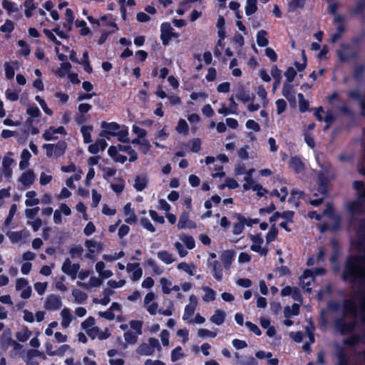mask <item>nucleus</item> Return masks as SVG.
<instances>
[{"mask_svg":"<svg viewBox=\"0 0 365 365\" xmlns=\"http://www.w3.org/2000/svg\"><path fill=\"white\" fill-rule=\"evenodd\" d=\"M359 243L360 248L364 249V252L350 255L346 257L341 279L359 288L356 297L359 302L363 319L365 321V235H360Z\"/></svg>","mask_w":365,"mask_h":365,"instance_id":"obj_1","label":"nucleus"},{"mask_svg":"<svg viewBox=\"0 0 365 365\" xmlns=\"http://www.w3.org/2000/svg\"><path fill=\"white\" fill-rule=\"evenodd\" d=\"M354 189L357 192V200L347 204V209L350 214L351 222L355 225L359 222V242L360 235H365V186L362 181H354Z\"/></svg>","mask_w":365,"mask_h":365,"instance_id":"obj_2","label":"nucleus"},{"mask_svg":"<svg viewBox=\"0 0 365 365\" xmlns=\"http://www.w3.org/2000/svg\"><path fill=\"white\" fill-rule=\"evenodd\" d=\"M316 159L322 168V170H320L318 173V191L322 194H326L327 191L328 182L329 180L334 178V173L332 170L331 165L329 163L320 164L319 161V156H317Z\"/></svg>","mask_w":365,"mask_h":365,"instance_id":"obj_3","label":"nucleus"},{"mask_svg":"<svg viewBox=\"0 0 365 365\" xmlns=\"http://www.w3.org/2000/svg\"><path fill=\"white\" fill-rule=\"evenodd\" d=\"M356 321L346 322L344 317L336 318L334 321L335 329L341 335L353 332L356 327Z\"/></svg>","mask_w":365,"mask_h":365,"instance_id":"obj_4","label":"nucleus"},{"mask_svg":"<svg viewBox=\"0 0 365 365\" xmlns=\"http://www.w3.org/2000/svg\"><path fill=\"white\" fill-rule=\"evenodd\" d=\"M66 143L63 140L58 141L56 144H44L43 148L46 150L48 157H59L62 155L66 149Z\"/></svg>","mask_w":365,"mask_h":365,"instance_id":"obj_5","label":"nucleus"},{"mask_svg":"<svg viewBox=\"0 0 365 365\" xmlns=\"http://www.w3.org/2000/svg\"><path fill=\"white\" fill-rule=\"evenodd\" d=\"M101 128L104 130L101 134L100 136L101 137H106L108 139H109L108 135L115 136L117 133L119 131L120 126L117 123L113 122V123H107V122H102L101 123Z\"/></svg>","mask_w":365,"mask_h":365,"instance_id":"obj_6","label":"nucleus"},{"mask_svg":"<svg viewBox=\"0 0 365 365\" xmlns=\"http://www.w3.org/2000/svg\"><path fill=\"white\" fill-rule=\"evenodd\" d=\"M235 91V97L237 98V99L242 101L243 103L253 101L255 98V94H250V92L246 90L245 87L242 84H239L237 86Z\"/></svg>","mask_w":365,"mask_h":365,"instance_id":"obj_7","label":"nucleus"},{"mask_svg":"<svg viewBox=\"0 0 365 365\" xmlns=\"http://www.w3.org/2000/svg\"><path fill=\"white\" fill-rule=\"evenodd\" d=\"M62 306L61 299L60 297L51 294L49 295L44 304V307L48 310H57Z\"/></svg>","mask_w":365,"mask_h":365,"instance_id":"obj_8","label":"nucleus"},{"mask_svg":"<svg viewBox=\"0 0 365 365\" xmlns=\"http://www.w3.org/2000/svg\"><path fill=\"white\" fill-rule=\"evenodd\" d=\"M344 310L342 317L351 316L355 317L356 314V305L351 299H345L344 301Z\"/></svg>","mask_w":365,"mask_h":365,"instance_id":"obj_9","label":"nucleus"},{"mask_svg":"<svg viewBox=\"0 0 365 365\" xmlns=\"http://www.w3.org/2000/svg\"><path fill=\"white\" fill-rule=\"evenodd\" d=\"M173 30L172 26L169 23H163L161 25L160 28V38L163 41V44L164 46H167L170 41V34H171Z\"/></svg>","mask_w":365,"mask_h":365,"instance_id":"obj_10","label":"nucleus"},{"mask_svg":"<svg viewBox=\"0 0 365 365\" xmlns=\"http://www.w3.org/2000/svg\"><path fill=\"white\" fill-rule=\"evenodd\" d=\"M282 94L291 104H296V98L292 85L284 83Z\"/></svg>","mask_w":365,"mask_h":365,"instance_id":"obj_11","label":"nucleus"},{"mask_svg":"<svg viewBox=\"0 0 365 365\" xmlns=\"http://www.w3.org/2000/svg\"><path fill=\"white\" fill-rule=\"evenodd\" d=\"M124 214L127 216L125 222L128 224H135L137 222V217L134 212V210L131 208V204L127 203L124 207Z\"/></svg>","mask_w":365,"mask_h":365,"instance_id":"obj_12","label":"nucleus"},{"mask_svg":"<svg viewBox=\"0 0 365 365\" xmlns=\"http://www.w3.org/2000/svg\"><path fill=\"white\" fill-rule=\"evenodd\" d=\"M34 180L35 174L31 170L24 172L19 178V181L26 187L31 186Z\"/></svg>","mask_w":365,"mask_h":365,"instance_id":"obj_13","label":"nucleus"},{"mask_svg":"<svg viewBox=\"0 0 365 365\" xmlns=\"http://www.w3.org/2000/svg\"><path fill=\"white\" fill-rule=\"evenodd\" d=\"M235 254V252L232 250H227L222 253L220 259L226 269H228L231 265Z\"/></svg>","mask_w":365,"mask_h":365,"instance_id":"obj_14","label":"nucleus"},{"mask_svg":"<svg viewBox=\"0 0 365 365\" xmlns=\"http://www.w3.org/2000/svg\"><path fill=\"white\" fill-rule=\"evenodd\" d=\"M148 182V178L145 175H137L133 186L138 191H142L146 187Z\"/></svg>","mask_w":365,"mask_h":365,"instance_id":"obj_15","label":"nucleus"},{"mask_svg":"<svg viewBox=\"0 0 365 365\" xmlns=\"http://www.w3.org/2000/svg\"><path fill=\"white\" fill-rule=\"evenodd\" d=\"M103 283V280L97 278L96 277H92L89 279V284H86L81 282H77V284L78 287H81L83 289H88L89 287H100Z\"/></svg>","mask_w":365,"mask_h":365,"instance_id":"obj_16","label":"nucleus"},{"mask_svg":"<svg viewBox=\"0 0 365 365\" xmlns=\"http://www.w3.org/2000/svg\"><path fill=\"white\" fill-rule=\"evenodd\" d=\"M73 269L71 261L69 258H66L63 263L61 270L64 274L70 276L72 279H75L76 275Z\"/></svg>","mask_w":365,"mask_h":365,"instance_id":"obj_17","label":"nucleus"},{"mask_svg":"<svg viewBox=\"0 0 365 365\" xmlns=\"http://www.w3.org/2000/svg\"><path fill=\"white\" fill-rule=\"evenodd\" d=\"M62 317L61 326L67 328L72 321V314L68 308H63L61 312Z\"/></svg>","mask_w":365,"mask_h":365,"instance_id":"obj_18","label":"nucleus"},{"mask_svg":"<svg viewBox=\"0 0 365 365\" xmlns=\"http://www.w3.org/2000/svg\"><path fill=\"white\" fill-rule=\"evenodd\" d=\"M235 217L239 220V222L234 225L233 234L239 235L244 230V226H245V223L246 222V219L245 217L242 216L240 214H236Z\"/></svg>","mask_w":365,"mask_h":365,"instance_id":"obj_19","label":"nucleus"},{"mask_svg":"<svg viewBox=\"0 0 365 365\" xmlns=\"http://www.w3.org/2000/svg\"><path fill=\"white\" fill-rule=\"evenodd\" d=\"M155 350L146 343H142L136 349V352L140 355L150 356L153 355Z\"/></svg>","mask_w":365,"mask_h":365,"instance_id":"obj_20","label":"nucleus"},{"mask_svg":"<svg viewBox=\"0 0 365 365\" xmlns=\"http://www.w3.org/2000/svg\"><path fill=\"white\" fill-rule=\"evenodd\" d=\"M225 319V313L222 310H217L214 315L210 317V321L217 324L221 325L224 323Z\"/></svg>","mask_w":365,"mask_h":365,"instance_id":"obj_21","label":"nucleus"},{"mask_svg":"<svg viewBox=\"0 0 365 365\" xmlns=\"http://www.w3.org/2000/svg\"><path fill=\"white\" fill-rule=\"evenodd\" d=\"M281 71L277 68V66H273L271 70V75L274 79V83H273V89L275 90L279 85L281 81Z\"/></svg>","mask_w":365,"mask_h":365,"instance_id":"obj_22","label":"nucleus"},{"mask_svg":"<svg viewBox=\"0 0 365 365\" xmlns=\"http://www.w3.org/2000/svg\"><path fill=\"white\" fill-rule=\"evenodd\" d=\"M363 339V336L361 334H355L348 337L347 339L344 340V344L354 346L358 344Z\"/></svg>","mask_w":365,"mask_h":365,"instance_id":"obj_23","label":"nucleus"},{"mask_svg":"<svg viewBox=\"0 0 365 365\" xmlns=\"http://www.w3.org/2000/svg\"><path fill=\"white\" fill-rule=\"evenodd\" d=\"M289 166L297 173L304 170V164L297 157H292L289 160Z\"/></svg>","mask_w":365,"mask_h":365,"instance_id":"obj_24","label":"nucleus"},{"mask_svg":"<svg viewBox=\"0 0 365 365\" xmlns=\"http://www.w3.org/2000/svg\"><path fill=\"white\" fill-rule=\"evenodd\" d=\"M93 130V127L91 125H83L81 128V133L83 137V140L85 143H89L92 142L91 134V132Z\"/></svg>","mask_w":365,"mask_h":365,"instance_id":"obj_25","label":"nucleus"},{"mask_svg":"<svg viewBox=\"0 0 365 365\" xmlns=\"http://www.w3.org/2000/svg\"><path fill=\"white\" fill-rule=\"evenodd\" d=\"M267 33L264 30L258 31L257 34V43L259 46L264 47L268 45L269 41L266 38Z\"/></svg>","mask_w":365,"mask_h":365,"instance_id":"obj_26","label":"nucleus"},{"mask_svg":"<svg viewBox=\"0 0 365 365\" xmlns=\"http://www.w3.org/2000/svg\"><path fill=\"white\" fill-rule=\"evenodd\" d=\"M14 340L11 339V331L10 329H7L4 331L1 338V344L5 346L6 347H8L11 345Z\"/></svg>","mask_w":365,"mask_h":365,"instance_id":"obj_27","label":"nucleus"},{"mask_svg":"<svg viewBox=\"0 0 365 365\" xmlns=\"http://www.w3.org/2000/svg\"><path fill=\"white\" fill-rule=\"evenodd\" d=\"M31 334V331L25 327L21 331L16 332V337L19 341L24 342L30 338Z\"/></svg>","mask_w":365,"mask_h":365,"instance_id":"obj_28","label":"nucleus"},{"mask_svg":"<svg viewBox=\"0 0 365 365\" xmlns=\"http://www.w3.org/2000/svg\"><path fill=\"white\" fill-rule=\"evenodd\" d=\"M257 0H247L245 12L247 16L253 14L257 10Z\"/></svg>","mask_w":365,"mask_h":365,"instance_id":"obj_29","label":"nucleus"},{"mask_svg":"<svg viewBox=\"0 0 365 365\" xmlns=\"http://www.w3.org/2000/svg\"><path fill=\"white\" fill-rule=\"evenodd\" d=\"M72 294L75 298V300L77 303H82L83 302L86 301L87 299V294L77 289H74L72 292Z\"/></svg>","mask_w":365,"mask_h":365,"instance_id":"obj_30","label":"nucleus"},{"mask_svg":"<svg viewBox=\"0 0 365 365\" xmlns=\"http://www.w3.org/2000/svg\"><path fill=\"white\" fill-rule=\"evenodd\" d=\"M158 257L166 264H170L174 262L173 255L167 251H160L158 252Z\"/></svg>","mask_w":365,"mask_h":365,"instance_id":"obj_31","label":"nucleus"},{"mask_svg":"<svg viewBox=\"0 0 365 365\" xmlns=\"http://www.w3.org/2000/svg\"><path fill=\"white\" fill-rule=\"evenodd\" d=\"M350 49V46L344 44L341 46V49L337 51V56L341 62H345L349 60V56L346 54V50Z\"/></svg>","mask_w":365,"mask_h":365,"instance_id":"obj_32","label":"nucleus"},{"mask_svg":"<svg viewBox=\"0 0 365 365\" xmlns=\"http://www.w3.org/2000/svg\"><path fill=\"white\" fill-rule=\"evenodd\" d=\"M203 291L205 292V296L203 297V300L205 302H209V301H213L215 299V292L208 287H202Z\"/></svg>","mask_w":365,"mask_h":365,"instance_id":"obj_33","label":"nucleus"},{"mask_svg":"<svg viewBox=\"0 0 365 365\" xmlns=\"http://www.w3.org/2000/svg\"><path fill=\"white\" fill-rule=\"evenodd\" d=\"M278 230L275 226V224L272 225L271 228L266 236L267 243L269 244L274 241L277 236Z\"/></svg>","mask_w":365,"mask_h":365,"instance_id":"obj_34","label":"nucleus"},{"mask_svg":"<svg viewBox=\"0 0 365 365\" xmlns=\"http://www.w3.org/2000/svg\"><path fill=\"white\" fill-rule=\"evenodd\" d=\"M299 313V306L297 304H294L292 306V309L289 307L284 308V316L285 317H289L291 315H298Z\"/></svg>","mask_w":365,"mask_h":365,"instance_id":"obj_35","label":"nucleus"},{"mask_svg":"<svg viewBox=\"0 0 365 365\" xmlns=\"http://www.w3.org/2000/svg\"><path fill=\"white\" fill-rule=\"evenodd\" d=\"M2 6L9 13L19 11V9L17 8L16 4H14V2L9 1L8 0L2 1Z\"/></svg>","mask_w":365,"mask_h":365,"instance_id":"obj_36","label":"nucleus"},{"mask_svg":"<svg viewBox=\"0 0 365 365\" xmlns=\"http://www.w3.org/2000/svg\"><path fill=\"white\" fill-rule=\"evenodd\" d=\"M189 222V213L187 212H183L179 219L178 223V229H183L186 227L187 223Z\"/></svg>","mask_w":365,"mask_h":365,"instance_id":"obj_37","label":"nucleus"},{"mask_svg":"<svg viewBox=\"0 0 365 365\" xmlns=\"http://www.w3.org/2000/svg\"><path fill=\"white\" fill-rule=\"evenodd\" d=\"M220 263L218 261H215L212 264V269L214 272V277L217 281H220L222 277V269H220Z\"/></svg>","mask_w":365,"mask_h":365,"instance_id":"obj_38","label":"nucleus"},{"mask_svg":"<svg viewBox=\"0 0 365 365\" xmlns=\"http://www.w3.org/2000/svg\"><path fill=\"white\" fill-rule=\"evenodd\" d=\"M297 72L292 67H289L284 73V76L287 78V82L284 83L290 84L294 81Z\"/></svg>","mask_w":365,"mask_h":365,"instance_id":"obj_39","label":"nucleus"},{"mask_svg":"<svg viewBox=\"0 0 365 365\" xmlns=\"http://www.w3.org/2000/svg\"><path fill=\"white\" fill-rule=\"evenodd\" d=\"M338 365H348L349 360L346 354L340 350L337 353Z\"/></svg>","mask_w":365,"mask_h":365,"instance_id":"obj_40","label":"nucleus"},{"mask_svg":"<svg viewBox=\"0 0 365 365\" xmlns=\"http://www.w3.org/2000/svg\"><path fill=\"white\" fill-rule=\"evenodd\" d=\"M195 309V307L187 304L185 308V312L182 317L183 320L186 321L189 319L194 314Z\"/></svg>","mask_w":365,"mask_h":365,"instance_id":"obj_41","label":"nucleus"},{"mask_svg":"<svg viewBox=\"0 0 365 365\" xmlns=\"http://www.w3.org/2000/svg\"><path fill=\"white\" fill-rule=\"evenodd\" d=\"M244 180L245 181V183L243 185V188L246 190L251 189L254 185H257L255 183L253 179L251 177V174L250 173H246L244 178Z\"/></svg>","mask_w":365,"mask_h":365,"instance_id":"obj_42","label":"nucleus"},{"mask_svg":"<svg viewBox=\"0 0 365 365\" xmlns=\"http://www.w3.org/2000/svg\"><path fill=\"white\" fill-rule=\"evenodd\" d=\"M124 338L127 343L134 344L137 342V335L131 331H126L124 334Z\"/></svg>","mask_w":365,"mask_h":365,"instance_id":"obj_43","label":"nucleus"},{"mask_svg":"<svg viewBox=\"0 0 365 365\" xmlns=\"http://www.w3.org/2000/svg\"><path fill=\"white\" fill-rule=\"evenodd\" d=\"M217 334L215 332L211 331L206 329H200L197 331V336L201 338L205 337H215Z\"/></svg>","mask_w":365,"mask_h":365,"instance_id":"obj_44","label":"nucleus"},{"mask_svg":"<svg viewBox=\"0 0 365 365\" xmlns=\"http://www.w3.org/2000/svg\"><path fill=\"white\" fill-rule=\"evenodd\" d=\"M160 282L162 285L163 292L165 294H170L171 289L169 287L171 285V282L165 277L161 278Z\"/></svg>","mask_w":365,"mask_h":365,"instance_id":"obj_45","label":"nucleus"},{"mask_svg":"<svg viewBox=\"0 0 365 365\" xmlns=\"http://www.w3.org/2000/svg\"><path fill=\"white\" fill-rule=\"evenodd\" d=\"M182 348L180 346L176 347L172 351L171 360L172 361H176L177 360L182 358L184 354L181 353Z\"/></svg>","mask_w":365,"mask_h":365,"instance_id":"obj_46","label":"nucleus"},{"mask_svg":"<svg viewBox=\"0 0 365 365\" xmlns=\"http://www.w3.org/2000/svg\"><path fill=\"white\" fill-rule=\"evenodd\" d=\"M114 293L113 290L110 289H105L103 291L104 297L101 299V304L107 305L110 301V295H112Z\"/></svg>","mask_w":365,"mask_h":365,"instance_id":"obj_47","label":"nucleus"},{"mask_svg":"<svg viewBox=\"0 0 365 365\" xmlns=\"http://www.w3.org/2000/svg\"><path fill=\"white\" fill-rule=\"evenodd\" d=\"M181 240L185 243L187 249L192 250L195 247V240L192 237L184 236L181 237Z\"/></svg>","mask_w":365,"mask_h":365,"instance_id":"obj_48","label":"nucleus"},{"mask_svg":"<svg viewBox=\"0 0 365 365\" xmlns=\"http://www.w3.org/2000/svg\"><path fill=\"white\" fill-rule=\"evenodd\" d=\"M36 101L37 102H38V103L40 104V106H41V108H43V111L49 115H51L53 112L52 110L48 108V106H46V102L44 101L43 99H42L39 96H36V98H35Z\"/></svg>","mask_w":365,"mask_h":365,"instance_id":"obj_49","label":"nucleus"},{"mask_svg":"<svg viewBox=\"0 0 365 365\" xmlns=\"http://www.w3.org/2000/svg\"><path fill=\"white\" fill-rule=\"evenodd\" d=\"M14 29V23L11 20H6V22L0 28L1 31L11 33Z\"/></svg>","mask_w":365,"mask_h":365,"instance_id":"obj_50","label":"nucleus"},{"mask_svg":"<svg viewBox=\"0 0 365 365\" xmlns=\"http://www.w3.org/2000/svg\"><path fill=\"white\" fill-rule=\"evenodd\" d=\"M8 236L13 243L18 242L22 239V231L11 232L8 234Z\"/></svg>","mask_w":365,"mask_h":365,"instance_id":"obj_51","label":"nucleus"},{"mask_svg":"<svg viewBox=\"0 0 365 365\" xmlns=\"http://www.w3.org/2000/svg\"><path fill=\"white\" fill-rule=\"evenodd\" d=\"M147 264L153 269L155 274H161L163 273V269H161L153 259H148Z\"/></svg>","mask_w":365,"mask_h":365,"instance_id":"obj_52","label":"nucleus"},{"mask_svg":"<svg viewBox=\"0 0 365 365\" xmlns=\"http://www.w3.org/2000/svg\"><path fill=\"white\" fill-rule=\"evenodd\" d=\"M178 268L179 269H182V270L186 272L190 275L194 274L192 272V268H195L194 265L190 266V264H188L186 262H180L178 264Z\"/></svg>","mask_w":365,"mask_h":365,"instance_id":"obj_53","label":"nucleus"},{"mask_svg":"<svg viewBox=\"0 0 365 365\" xmlns=\"http://www.w3.org/2000/svg\"><path fill=\"white\" fill-rule=\"evenodd\" d=\"M188 130V125L186 121L183 119H180L176 127V130L179 133H187Z\"/></svg>","mask_w":365,"mask_h":365,"instance_id":"obj_54","label":"nucleus"},{"mask_svg":"<svg viewBox=\"0 0 365 365\" xmlns=\"http://www.w3.org/2000/svg\"><path fill=\"white\" fill-rule=\"evenodd\" d=\"M365 9V0H358L353 9V13L358 14Z\"/></svg>","mask_w":365,"mask_h":365,"instance_id":"obj_55","label":"nucleus"},{"mask_svg":"<svg viewBox=\"0 0 365 365\" xmlns=\"http://www.w3.org/2000/svg\"><path fill=\"white\" fill-rule=\"evenodd\" d=\"M140 223H141L142 226L144 228H145L146 230H148V231H150L151 232H153L155 231L154 226L152 225V223L148 218H145V217L142 218L140 220Z\"/></svg>","mask_w":365,"mask_h":365,"instance_id":"obj_56","label":"nucleus"},{"mask_svg":"<svg viewBox=\"0 0 365 365\" xmlns=\"http://www.w3.org/2000/svg\"><path fill=\"white\" fill-rule=\"evenodd\" d=\"M306 0H292L289 4V8L290 11H294L297 8H302L304 6Z\"/></svg>","mask_w":365,"mask_h":365,"instance_id":"obj_57","label":"nucleus"},{"mask_svg":"<svg viewBox=\"0 0 365 365\" xmlns=\"http://www.w3.org/2000/svg\"><path fill=\"white\" fill-rule=\"evenodd\" d=\"M128 130H119L115 136L118 137V140L123 143H128L129 141V138H128Z\"/></svg>","mask_w":365,"mask_h":365,"instance_id":"obj_58","label":"nucleus"},{"mask_svg":"<svg viewBox=\"0 0 365 365\" xmlns=\"http://www.w3.org/2000/svg\"><path fill=\"white\" fill-rule=\"evenodd\" d=\"M95 324V319L93 317H89L87 319L81 323V327L85 329H89Z\"/></svg>","mask_w":365,"mask_h":365,"instance_id":"obj_59","label":"nucleus"},{"mask_svg":"<svg viewBox=\"0 0 365 365\" xmlns=\"http://www.w3.org/2000/svg\"><path fill=\"white\" fill-rule=\"evenodd\" d=\"M276 105H277V114H279V115L282 113L285 110L286 107H287V103L283 99L277 100L276 101Z\"/></svg>","mask_w":365,"mask_h":365,"instance_id":"obj_60","label":"nucleus"},{"mask_svg":"<svg viewBox=\"0 0 365 365\" xmlns=\"http://www.w3.org/2000/svg\"><path fill=\"white\" fill-rule=\"evenodd\" d=\"M6 96L11 101H16L19 98V92L10 89L6 90Z\"/></svg>","mask_w":365,"mask_h":365,"instance_id":"obj_61","label":"nucleus"},{"mask_svg":"<svg viewBox=\"0 0 365 365\" xmlns=\"http://www.w3.org/2000/svg\"><path fill=\"white\" fill-rule=\"evenodd\" d=\"M5 75L8 79H12L14 76L15 72L14 68L9 65V63H6L5 65Z\"/></svg>","mask_w":365,"mask_h":365,"instance_id":"obj_62","label":"nucleus"},{"mask_svg":"<svg viewBox=\"0 0 365 365\" xmlns=\"http://www.w3.org/2000/svg\"><path fill=\"white\" fill-rule=\"evenodd\" d=\"M83 252V249L81 246H76L74 247H72L70 250V254L71 255V257L74 258L75 257H80Z\"/></svg>","mask_w":365,"mask_h":365,"instance_id":"obj_63","label":"nucleus"},{"mask_svg":"<svg viewBox=\"0 0 365 365\" xmlns=\"http://www.w3.org/2000/svg\"><path fill=\"white\" fill-rule=\"evenodd\" d=\"M26 113L31 117L37 118L41 115L39 109L36 106H30L27 108Z\"/></svg>","mask_w":365,"mask_h":365,"instance_id":"obj_64","label":"nucleus"}]
</instances>
